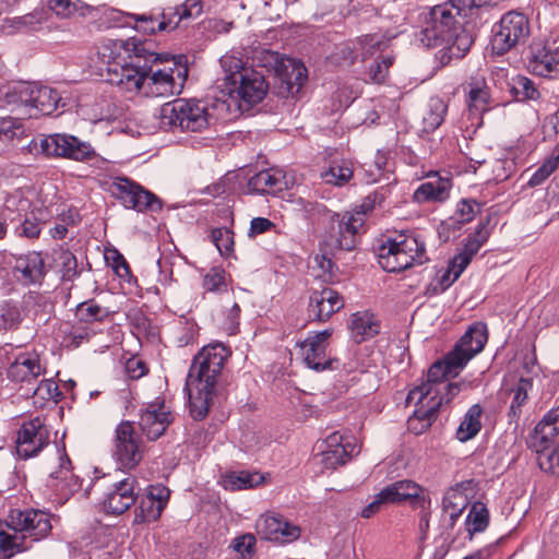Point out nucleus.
Here are the masks:
<instances>
[{
    "mask_svg": "<svg viewBox=\"0 0 559 559\" xmlns=\"http://www.w3.org/2000/svg\"><path fill=\"white\" fill-rule=\"evenodd\" d=\"M393 63V58L382 56L381 60L376 59L366 72V80L373 83H382L389 73V69Z\"/></svg>",
    "mask_w": 559,
    "mask_h": 559,
    "instance_id": "50",
    "label": "nucleus"
},
{
    "mask_svg": "<svg viewBox=\"0 0 559 559\" xmlns=\"http://www.w3.org/2000/svg\"><path fill=\"white\" fill-rule=\"evenodd\" d=\"M383 44L381 36L377 34H368L357 38L358 58L361 57L360 60L365 61L368 57L381 50Z\"/></svg>",
    "mask_w": 559,
    "mask_h": 559,
    "instance_id": "51",
    "label": "nucleus"
},
{
    "mask_svg": "<svg viewBox=\"0 0 559 559\" xmlns=\"http://www.w3.org/2000/svg\"><path fill=\"white\" fill-rule=\"evenodd\" d=\"M171 421L173 415L164 403H152L141 413L139 427L148 441H155Z\"/></svg>",
    "mask_w": 559,
    "mask_h": 559,
    "instance_id": "18",
    "label": "nucleus"
},
{
    "mask_svg": "<svg viewBox=\"0 0 559 559\" xmlns=\"http://www.w3.org/2000/svg\"><path fill=\"white\" fill-rule=\"evenodd\" d=\"M108 316V311L93 300L82 302L76 308V317L81 322L92 323L94 321H102Z\"/></svg>",
    "mask_w": 559,
    "mask_h": 559,
    "instance_id": "47",
    "label": "nucleus"
},
{
    "mask_svg": "<svg viewBox=\"0 0 559 559\" xmlns=\"http://www.w3.org/2000/svg\"><path fill=\"white\" fill-rule=\"evenodd\" d=\"M481 247L477 241L467 237L462 251L450 261L448 271L442 277V283L450 285L455 282Z\"/></svg>",
    "mask_w": 559,
    "mask_h": 559,
    "instance_id": "28",
    "label": "nucleus"
},
{
    "mask_svg": "<svg viewBox=\"0 0 559 559\" xmlns=\"http://www.w3.org/2000/svg\"><path fill=\"white\" fill-rule=\"evenodd\" d=\"M229 355L225 345L214 343L204 346L194 356L187 378L190 412L194 419H203L207 415L217 380Z\"/></svg>",
    "mask_w": 559,
    "mask_h": 559,
    "instance_id": "3",
    "label": "nucleus"
},
{
    "mask_svg": "<svg viewBox=\"0 0 559 559\" xmlns=\"http://www.w3.org/2000/svg\"><path fill=\"white\" fill-rule=\"evenodd\" d=\"M263 479V476L257 472H229L223 477L222 485L226 490L237 491L259 486Z\"/></svg>",
    "mask_w": 559,
    "mask_h": 559,
    "instance_id": "37",
    "label": "nucleus"
},
{
    "mask_svg": "<svg viewBox=\"0 0 559 559\" xmlns=\"http://www.w3.org/2000/svg\"><path fill=\"white\" fill-rule=\"evenodd\" d=\"M378 262L386 272H401L413 264H423L426 258L425 243L414 231L401 233L388 238L377 251Z\"/></svg>",
    "mask_w": 559,
    "mask_h": 559,
    "instance_id": "5",
    "label": "nucleus"
},
{
    "mask_svg": "<svg viewBox=\"0 0 559 559\" xmlns=\"http://www.w3.org/2000/svg\"><path fill=\"white\" fill-rule=\"evenodd\" d=\"M429 181L421 183L414 193L415 201L424 202H443L449 198L451 181L437 174L430 177Z\"/></svg>",
    "mask_w": 559,
    "mask_h": 559,
    "instance_id": "27",
    "label": "nucleus"
},
{
    "mask_svg": "<svg viewBox=\"0 0 559 559\" xmlns=\"http://www.w3.org/2000/svg\"><path fill=\"white\" fill-rule=\"evenodd\" d=\"M49 430L39 417L24 423L16 438V453L22 459L36 456L49 443Z\"/></svg>",
    "mask_w": 559,
    "mask_h": 559,
    "instance_id": "15",
    "label": "nucleus"
},
{
    "mask_svg": "<svg viewBox=\"0 0 559 559\" xmlns=\"http://www.w3.org/2000/svg\"><path fill=\"white\" fill-rule=\"evenodd\" d=\"M126 372L130 379L136 380L147 372L146 365L138 358H130L126 364Z\"/></svg>",
    "mask_w": 559,
    "mask_h": 559,
    "instance_id": "62",
    "label": "nucleus"
},
{
    "mask_svg": "<svg viewBox=\"0 0 559 559\" xmlns=\"http://www.w3.org/2000/svg\"><path fill=\"white\" fill-rule=\"evenodd\" d=\"M531 386L530 381L521 379L515 389L513 390V399L510 406V413L513 417H519L521 407L527 400V390Z\"/></svg>",
    "mask_w": 559,
    "mask_h": 559,
    "instance_id": "56",
    "label": "nucleus"
},
{
    "mask_svg": "<svg viewBox=\"0 0 559 559\" xmlns=\"http://www.w3.org/2000/svg\"><path fill=\"white\" fill-rule=\"evenodd\" d=\"M528 36V19L523 13L510 11L495 26L492 49L498 55H503L518 44L524 43Z\"/></svg>",
    "mask_w": 559,
    "mask_h": 559,
    "instance_id": "11",
    "label": "nucleus"
},
{
    "mask_svg": "<svg viewBox=\"0 0 559 559\" xmlns=\"http://www.w3.org/2000/svg\"><path fill=\"white\" fill-rule=\"evenodd\" d=\"M487 338L486 324L481 322L474 323L451 350L452 357L460 361L459 366H465L476 354L483 350Z\"/></svg>",
    "mask_w": 559,
    "mask_h": 559,
    "instance_id": "19",
    "label": "nucleus"
},
{
    "mask_svg": "<svg viewBox=\"0 0 559 559\" xmlns=\"http://www.w3.org/2000/svg\"><path fill=\"white\" fill-rule=\"evenodd\" d=\"M528 69L539 76H552L559 72V47H552L543 43H534L531 46Z\"/></svg>",
    "mask_w": 559,
    "mask_h": 559,
    "instance_id": "21",
    "label": "nucleus"
},
{
    "mask_svg": "<svg viewBox=\"0 0 559 559\" xmlns=\"http://www.w3.org/2000/svg\"><path fill=\"white\" fill-rule=\"evenodd\" d=\"M384 200V190H376L364 199L362 203L360 204V211H358V213H361L364 217L367 213L371 212L376 207H380Z\"/></svg>",
    "mask_w": 559,
    "mask_h": 559,
    "instance_id": "58",
    "label": "nucleus"
},
{
    "mask_svg": "<svg viewBox=\"0 0 559 559\" xmlns=\"http://www.w3.org/2000/svg\"><path fill=\"white\" fill-rule=\"evenodd\" d=\"M203 12V3L201 0H186L182 4L177 5L169 12L176 23V28L181 21L195 19Z\"/></svg>",
    "mask_w": 559,
    "mask_h": 559,
    "instance_id": "43",
    "label": "nucleus"
},
{
    "mask_svg": "<svg viewBox=\"0 0 559 559\" xmlns=\"http://www.w3.org/2000/svg\"><path fill=\"white\" fill-rule=\"evenodd\" d=\"M110 190L126 209L141 213H156L163 209V201L156 194L127 177L115 178Z\"/></svg>",
    "mask_w": 559,
    "mask_h": 559,
    "instance_id": "9",
    "label": "nucleus"
},
{
    "mask_svg": "<svg viewBox=\"0 0 559 559\" xmlns=\"http://www.w3.org/2000/svg\"><path fill=\"white\" fill-rule=\"evenodd\" d=\"M212 241L221 254H228L233 250V233L227 228L213 229Z\"/></svg>",
    "mask_w": 559,
    "mask_h": 559,
    "instance_id": "57",
    "label": "nucleus"
},
{
    "mask_svg": "<svg viewBox=\"0 0 559 559\" xmlns=\"http://www.w3.org/2000/svg\"><path fill=\"white\" fill-rule=\"evenodd\" d=\"M481 415L483 408L479 404H474L468 408L456 430V438L461 442H466L473 439L480 431Z\"/></svg>",
    "mask_w": 559,
    "mask_h": 559,
    "instance_id": "36",
    "label": "nucleus"
},
{
    "mask_svg": "<svg viewBox=\"0 0 559 559\" xmlns=\"http://www.w3.org/2000/svg\"><path fill=\"white\" fill-rule=\"evenodd\" d=\"M129 17L134 21L135 29L147 34L176 29V23L169 12L151 11L142 14L130 13Z\"/></svg>",
    "mask_w": 559,
    "mask_h": 559,
    "instance_id": "25",
    "label": "nucleus"
},
{
    "mask_svg": "<svg viewBox=\"0 0 559 559\" xmlns=\"http://www.w3.org/2000/svg\"><path fill=\"white\" fill-rule=\"evenodd\" d=\"M252 192L276 194L286 188L285 175L280 169H266L252 176L248 181Z\"/></svg>",
    "mask_w": 559,
    "mask_h": 559,
    "instance_id": "26",
    "label": "nucleus"
},
{
    "mask_svg": "<svg viewBox=\"0 0 559 559\" xmlns=\"http://www.w3.org/2000/svg\"><path fill=\"white\" fill-rule=\"evenodd\" d=\"M490 91L483 76H473L468 83L467 108L468 114L477 120L490 108Z\"/></svg>",
    "mask_w": 559,
    "mask_h": 559,
    "instance_id": "24",
    "label": "nucleus"
},
{
    "mask_svg": "<svg viewBox=\"0 0 559 559\" xmlns=\"http://www.w3.org/2000/svg\"><path fill=\"white\" fill-rule=\"evenodd\" d=\"M354 176V163L347 158L333 159L329 167L321 173V178L328 185L343 187Z\"/></svg>",
    "mask_w": 559,
    "mask_h": 559,
    "instance_id": "33",
    "label": "nucleus"
},
{
    "mask_svg": "<svg viewBox=\"0 0 559 559\" xmlns=\"http://www.w3.org/2000/svg\"><path fill=\"white\" fill-rule=\"evenodd\" d=\"M423 488L412 480H400L382 489V496L388 498L390 503L404 500L419 499Z\"/></svg>",
    "mask_w": 559,
    "mask_h": 559,
    "instance_id": "34",
    "label": "nucleus"
},
{
    "mask_svg": "<svg viewBox=\"0 0 559 559\" xmlns=\"http://www.w3.org/2000/svg\"><path fill=\"white\" fill-rule=\"evenodd\" d=\"M489 524V512L483 502H475L469 509L465 525L472 537L475 533L484 532Z\"/></svg>",
    "mask_w": 559,
    "mask_h": 559,
    "instance_id": "38",
    "label": "nucleus"
},
{
    "mask_svg": "<svg viewBox=\"0 0 559 559\" xmlns=\"http://www.w3.org/2000/svg\"><path fill=\"white\" fill-rule=\"evenodd\" d=\"M160 126L186 132H201L210 124L206 106L194 99H175L162 106Z\"/></svg>",
    "mask_w": 559,
    "mask_h": 559,
    "instance_id": "6",
    "label": "nucleus"
},
{
    "mask_svg": "<svg viewBox=\"0 0 559 559\" xmlns=\"http://www.w3.org/2000/svg\"><path fill=\"white\" fill-rule=\"evenodd\" d=\"M385 503H390L388 498L382 496V490L374 497V499L361 510V518L370 519L381 510V507Z\"/></svg>",
    "mask_w": 559,
    "mask_h": 559,
    "instance_id": "64",
    "label": "nucleus"
},
{
    "mask_svg": "<svg viewBox=\"0 0 559 559\" xmlns=\"http://www.w3.org/2000/svg\"><path fill=\"white\" fill-rule=\"evenodd\" d=\"M227 286L226 273L222 267H212L203 278V287L207 292H222Z\"/></svg>",
    "mask_w": 559,
    "mask_h": 559,
    "instance_id": "55",
    "label": "nucleus"
},
{
    "mask_svg": "<svg viewBox=\"0 0 559 559\" xmlns=\"http://www.w3.org/2000/svg\"><path fill=\"white\" fill-rule=\"evenodd\" d=\"M479 211L480 204L478 202L474 200H462L457 204L454 216L447 224L453 227L457 224V227H460L461 225L472 222Z\"/></svg>",
    "mask_w": 559,
    "mask_h": 559,
    "instance_id": "44",
    "label": "nucleus"
},
{
    "mask_svg": "<svg viewBox=\"0 0 559 559\" xmlns=\"http://www.w3.org/2000/svg\"><path fill=\"white\" fill-rule=\"evenodd\" d=\"M448 111V105L447 103L439 98V97H432L429 100L428 105V111L424 116V123L426 130H436L439 128L443 120L444 116Z\"/></svg>",
    "mask_w": 559,
    "mask_h": 559,
    "instance_id": "41",
    "label": "nucleus"
},
{
    "mask_svg": "<svg viewBox=\"0 0 559 559\" xmlns=\"http://www.w3.org/2000/svg\"><path fill=\"white\" fill-rule=\"evenodd\" d=\"M9 104L25 108V115L36 117L38 114L51 115L58 107L61 97L48 86L34 83H19L7 93Z\"/></svg>",
    "mask_w": 559,
    "mask_h": 559,
    "instance_id": "7",
    "label": "nucleus"
},
{
    "mask_svg": "<svg viewBox=\"0 0 559 559\" xmlns=\"http://www.w3.org/2000/svg\"><path fill=\"white\" fill-rule=\"evenodd\" d=\"M56 261L63 281H71L79 274L76 258L69 250H61Z\"/></svg>",
    "mask_w": 559,
    "mask_h": 559,
    "instance_id": "49",
    "label": "nucleus"
},
{
    "mask_svg": "<svg viewBox=\"0 0 559 559\" xmlns=\"http://www.w3.org/2000/svg\"><path fill=\"white\" fill-rule=\"evenodd\" d=\"M5 525L9 530L24 536L26 545H31V548L35 542L47 537L51 531L49 514L36 509L10 510Z\"/></svg>",
    "mask_w": 559,
    "mask_h": 559,
    "instance_id": "10",
    "label": "nucleus"
},
{
    "mask_svg": "<svg viewBox=\"0 0 559 559\" xmlns=\"http://www.w3.org/2000/svg\"><path fill=\"white\" fill-rule=\"evenodd\" d=\"M97 55L107 64L108 82L130 97L180 94L188 78L186 57L158 53L151 40L105 39Z\"/></svg>",
    "mask_w": 559,
    "mask_h": 559,
    "instance_id": "1",
    "label": "nucleus"
},
{
    "mask_svg": "<svg viewBox=\"0 0 559 559\" xmlns=\"http://www.w3.org/2000/svg\"><path fill=\"white\" fill-rule=\"evenodd\" d=\"M344 307L343 297L332 288L314 290L309 297L308 316L312 321L324 322Z\"/></svg>",
    "mask_w": 559,
    "mask_h": 559,
    "instance_id": "20",
    "label": "nucleus"
},
{
    "mask_svg": "<svg viewBox=\"0 0 559 559\" xmlns=\"http://www.w3.org/2000/svg\"><path fill=\"white\" fill-rule=\"evenodd\" d=\"M136 480L128 476L116 484L104 499V508L108 513L122 514L134 504L136 496L134 492Z\"/></svg>",
    "mask_w": 559,
    "mask_h": 559,
    "instance_id": "22",
    "label": "nucleus"
},
{
    "mask_svg": "<svg viewBox=\"0 0 559 559\" xmlns=\"http://www.w3.org/2000/svg\"><path fill=\"white\" fill-rule=\"evenodd\" d=\"M349 329L353 340L362 343L379 333L380 323L374 314L368 311L356 312L352 316Z\"/></svg>",
    "mask_w": 559,
    "mask_h": 559,
    "instance_id": "29",
    "label": "nucleus"
},
{
    "mask_svg": "<svg viewBox=\"0 0 559 559\" xmlns=\"http://www.w3.org/2000/svg\"><path fill=\"white\" fill-rule=\"evenodd\" d=\"M356 448L352 438L334 431L325 438L321 453L314 460L324 469H335L350 460Z\"/></svg>",
    "mask_w": 559,
    "mask_h": 559,
    "instance_id": "14",
    "label": "nucleus"
},
{
    "mask_svg": "<svg viewBox=\"0 0 559 559\" xmlns=\"http://www.w3.org/2000/svg\"><path fill=\"white\" fill-rule=\"evenodd\" d=\"M164 508L160 506V502L154 501L153 498H150L146 495L140 497L139 506L135 508V522L138 523H151L156 521Z\"/></svg>",
    "mask_w": 559,
    "mask_h": 559,
    "instance_id": "40",
    "label": "nucleus"
},
{
    "mask_svg": "<svg viewBox=\"0 0 559 559\" xmlns=\"http://www.w3.org/2000/svg\"><path fill=\"white\" fill-rule=\"evenodd\" d=\"M383 44L381 36L377 34H368L357 38L358 58L361 57L360 60L365 61L368 57L381 50Z\"/></svg>",
    "mask_w": 559,
    "mask_h": 559,
    "instance_id": "52",
    "label": "nucleus"
},
{
    "mask_svg": "<svg viewBox=\"0 0 559 559\" xmlns=\"http://www.w3.org/2000/svg\"><path fill=\"white\" fill-rule=\"evenodd\" d=\"M254 544H255V538H254V536H252L250 534L242 535V536L235 538L234 543H233V547L240 556V558H237V559H250V558H247L246 556L250 555Z\"/></svg>",
    "mask_w": 559,
    "mask_h": 559,
    "instance_id": "59",
    "label": "nucleus"
},
{
    "mask_svg": "<svg viewBox=\"0 0 559 559\" xmlns=\"http://www.w3.org/2000/svg\"><path fill=\"white\" fill-rule=\"evenodd\" d=\"M467 506L466 495L459 488H451L447 491L442 500L443 516L448 518L450 526H453L456 520Z\"/></svg>",
    "mask_w": 559,
    "mask_h": 559,
    "instance_id": "35",
    "label": "nucleus"
},
{
    "mask_svg": "<svg viewBox=\"0 0 559 559\" xmlns=\"http://www.w3.org/2000/svg\"><path fill=\"white\" fill-rule=\"evenodd\" d=\"M46 368L43 366L37 353H21L7 370V376L14 382H32L44 374Z\"/></svg>",
    "mask_w": 559,
    "mask_h": 559,
    "instance_id": "23",
    "label": "nucleus"
},
{
    "mask_svg": "<svg viewBox=\"0 0 559 559\" xmlns=\"http://www.w3.org/2000/svg\"><path fill=\"white\" fill-rule=\"evenodd\" d=\"M358 50L359 48L356 40L343 45L338 50V55L340 58L344 61V63L350 66L358 61Z\"/></svg>",
    "mask_w": 559,
    "mask_h": 559,
    "instance_id": "63",
    "label": "nucleus"
},
{
    "mask_svg": "<svg viewBox=\"0 0 559 559\" xmlns=\"http://www.w3.org/2000/svg\"><path fill=\"white\" fill-rule=\"evenodd\" d=\"M144 444L131 421H121L115 431L114 456L123 468H134L143 459Z\"/></svg>",
    "mask_w": 559,
    "mask_h": 559,
    "instance_id": "12",
    "label": "nucleus"
},
{
    "mask_svg": "<svg viewBox=\"0 0 559 559\" xmlns=\"http://www.w3.org/2000/svg\"><path fill=\"white\" fill-rule=\"evenodd\" d=\"M292 71L285 75V82L287 84V91L292 95L298 93L304 82L307 79V69L304 64L292 61Z\"/></svg>",
    "mask_w": 559,
    "mask_h": 559,
    "instance_id": "53",
    "label": "nucleus"
},
{
    "mask_svg": "<svg viewBox=\"0 0 559 559\" xmlns=\"http://www.w3.org/2000/svg\"><path fill=\"white\" fill-rule=\"evenodd\" d=\"M29 549L31 545H26L24 536L15 531L9 530L5 525V521H0V559H11L15 555Z\"/></svg>",
    "mask_w": 559,
    "mask_h": 559,
    "instance_id": "32",
    "label": "nucleus"
},
{
    "mask_svg": "<svg viewBox=\"0 0 559 559\" xmlns=\"http://www.w3.org/2000/svg\"><path fill=\"white\" fill-rule=\"evenodd\" d=\"M47 20V12L43 9H37L25 15L7 19L3 24V29L8 33L36 32L41 28V25L46 23Z\"/></svg>",
    "mask_w": 559,
    "mask_h": 559,
    "instance_id": "31",
    "label": "nucleus"
},
{
    "mask_svg": "<svg viewBox=\"0 0 559 559\" xmlns=\"http://www.w3.org/2000/svg\"><path fill=\"white\" fill-rule=\"evenodd\" d=\"M61 395L59 386L52 379H45L39 382L34 391V404L43 407L47 402L57 403Z\"/></svg>",
    "mask_w": 559,
    "mask_h": 559,
    "instance_id": "42",
    "label": "nucleus"
},
{
    "mask_svg": "<svg viewBox=\"0 0 559 559\" xmlns=\"http://www.w3.org/2000/svg\"><path fill=\"white\" fill-rule=\"evenodd\" d=\"M92 335H94V331L85 322L72 326L69 333L71 344L75 347L80 346L84 341H87Z\"/></svg>",
    "mask_w": 559,
    "mask_h": 559,
    "instance_id": "60",
    "label": "nucleus"
},
{
    "mask_svg": "<svg viewBox=\"0 0 559 559\" xmlns=\"http://www.w3.org/2000/svg\"><path fill=\"white\" fill-rule=\"evenodd\" d=\"M332 330L326 329L309 335L305 341L299 343L300 355L308 368L316 371L337 368L338 360L332 358L328 350Z\"/></svg>",
    "mask_w": 559,
    "mask_h": 559,
    "instance_id": "13",
    "label": "nucleus"
},
{
    "mask_svg": "<svg viewBox=\"0 0 559 559\" xmlns=\"http://www.w3.org/2000/svg\"><path fill=\"white\" fill-rule=\"evenodd\" d=\"M33 148L47 157H64L78 162L90 160L96 156L90 143L68 134H50L32 142Z\"/></svg>",
    "mask_w": 559,
    "mask_h": 559,
    "instance_id": "8",
    "label": "nucleus"
},
{
    "mask_svg": "<svg viewBox=\"0 0 559 559\" xmlns=\"http://www.w3.org/2000/svg\"><path fill=\"white\" fill-rule=\"evenodd\" d=\"M24 129L19 119L12 117L0 118V143L8 144L23 134Z\"/></svg>",
    "mask_w": 559,
    "mask_h": 559,
    "instance_id": "48",
    "label": "nucleus"
},
{
    "mask_svg": "<svg viewBox=\"0 0 559 559\" xmlns=\"http://www.w3.org/2000/svg\"><path fill=\"white\" fill-rule=\"evenodd\" d=\"M224 70V86L231 99L247 108L260 103L265 97L269 85L264 76L257 70L246 67L243 61L233 55H225L219 60Z\"/></svg>",
    "mask_w": 559,
    "mask_h": 559,
    "instance_id": "4",
    "label": "nucleus"
},
{
    "mask_svg": "<svg viewBox=\"0 0 559 559\" xmlns=\"http://www.w3.org/2000/svg\"><path fill=\"white\" fill-rule=\"evenodd\" d=\"M257 533L267 540L290 543L299 538V526L286 521L281 515H261L255 524Z\"/></svg>",
    "mask_w": 559,
    "mask_h": 559,
    "instance_id": "17",
    "label": "nucleus"
},
{
    "mask_svg": "<svg viewBox=\"0 0 559 559\" xmlns=\"http://www.w3.org/2000/svg\"><path fill=\"white\" fill-rule=\"evenodd\" d=\"M10 264L14 278L23 285L40 284L47 273L45 259L36 251L13 257Z\"/></svg>",
    "mask_w": 559,
    "mask_h": 559,
    "instance_id": "16",
    "label": "nucleus"
},
{
    "mask_svg": "<svg viewBox=\"0 0 559 559\" xmlns=\"http://www.w3.org/2000/svg\"><path fill=\"white\" fill-rule=\"evenodd\" d=\"M274 227H275L274 223L271 222L269 218L254 217L250 223L248 236L250 238H254L258 235H262L264 233L270 231Z\"/></svg>",
    "mask_w": 559,
    "mask_h": 559,
    "instance_id": "61",
    "label": "nucleus"
},
{
    "mask_svg": "<svg viewBox=\"0 0 559 559\" xmlns=\"http://www.w3.org/2000/svg\"><path fill=\"white\" fill-rule=\"evenodd\" d=\"M512 91L521 100H536L540 96L534 82L523 75H518L513 79Z\"/></svg>",
    "mask_w": 559,
    "mask_h": 559,
    "instance_id": "46",
    "label": "nucleus"
},
{
    "mask_svg": "<svg viewBox=\"0 0 559 559\" xmlns=\"http://www.w3.org/2000/svg\"><path fill=\"white\" fill-rule=\"evenodd\" d=\"M559 167V147L557 146L547 159L536 169L528 180V186L542 185Z\"/></svg>",
    "mask_w": 559,
    "mask_h": 559,
    "instance_id": "45",
    "label": "nucleus"
},
{
    "mask_svg": "<svg viewBox=\"0 0 559 559\" xmlns=\"http://www.w3.org/2000/svg\"><path fill=\"white\" fill-rule=\"evenodd\" d=\"M49 9L61 19H69L75 12L85 16L92 13L93 8L87 4H80L78 0H49Z\"/></svg>",
    "mask_w": 559,
    "mask_h": 559,
    "instance_id": "39",
    "label": "nucleus"
},
{
    "mask_svg": "<svg viewBox=\"0 0 559 559\" xmlns=\"http://www.w3.org/2000/svg\"><path fill=\"white\" fill-rule=\"evenodd\" d=\"M558 433L559 428L540 420L534 429V445L546 449L548 443L551 442Z\"/></svg>",
    "mask_w": 559,
    "mask_h": 559,
    "instance_id": "54",
    "label": "nucleus"
},
{
    "mask_svg": "<svg viewBox=\"0 0 559 559\" xmlns=\"http://www.w3.org/2000/svg\"><path fill=\"white\" fill-rule=\"evenodd\" d=\"M364 217L361 213H345L338 222L337 239L338 247L344 250H352L355 247V236L364 226Z\"/></svg>",
    "mask_w": 559,
    "mask_h": 559,
    "instance_id": "30",
    "label": "nucleus"
},
{
    "mask_svg": "<svg viewBox=\"0 0 559 559\" xmlns=\"http://www.w3.org/2000/svg\"><path fill=\"white\" fill-rule=\"evenodd\" d=\"M459 362L450 352L443 359L431 365L424 383L408 392L406 403L415 405L414 416L409 419L411 425L417 419L421 423V429L428 428L443 405H448L461 391L471 386V383L465 381L448 382L465 367L459 366Z\"/></svg>",
    "mask_w": 559,
    "mask_h": 559,
    "instance_id": "2",
    "label": "nucleus"
}]
</instances>
